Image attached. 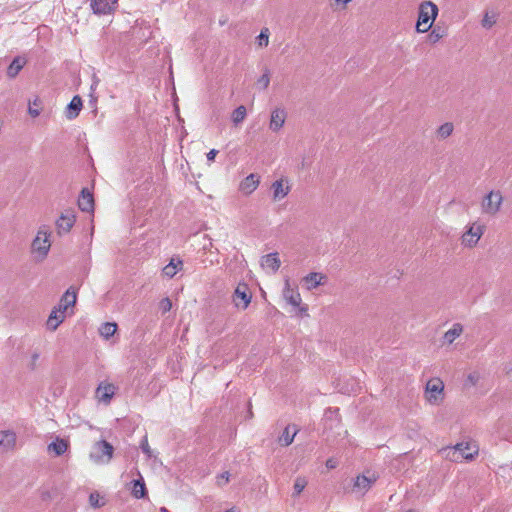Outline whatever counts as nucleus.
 I'll return each mask as SVG.
<instances>
[{"mask_svg": "<svg viewBox=\"0 0 512 512\" xmlns=\"http://www.w3.org/2000/svg\"><path fill=\"white\" fill-rule=\"evenodd\" d=\"M440 38H441V35H440L438 32H436V30H435V29H434V30H432V32H431V34H430V39H431V41L436 42V41H438Z\"/></svg>", "mask_w": 512, "mask_h": 512, "instance_id": "45", "label": "nucleus"}, {"mask_svg": "<svg viewBox=\"0 0 512 512\" xmlns=\"http://www.w3.org/2000/svg\"><path fill=\"white\" fill-rule=\"evenodd\" d=\"M229 476H230L229 472H223L221 475H219V477L217 479V484L219 486L225 485L229 481Z\"/></svg>", "mask_w": 512, "mask_h": 512, "instance_id": "40", "label": "nucleus"}, {"mask_svg": "<svg viewBox=\"0 0 512 512\" xmlns=\"http://www.w3.org/2000/svg\"><path fill=\"white\" fill-rule=\"evenodd\" d=\"M246 115H247V110H246L245 106L240 105L232 113V122L234 123V125L237 126L244 121V119L246 118Z\"/></svg>", "mask_w": 512, "mask_h": 512, "instance_id": "30", "label": "nucleus"}, {"mask_svg": "<svg viewBox=\"0 0 512 512\" xmlns=\"http://www.w3.org/2000/svg\"><path fill=\"white\" fill-rule=\"evenodd\" d=\"M251 298L252 295L248 286L246 284H238L233 293L232 301L236 308L245 310L249 306Z\"/></svg>", "mask_w": 512, "mask_h": 512, "instance_id": "6", "label": "nucleus"}, {"mask_svg": "<svg viewBox=\"0 0 512 512\" xmlns=\"http://www.w3.org/2000/svg\"><path fill=\"white\" fill-rule=\"evenodd\" d=\"M438 15V7L431 1L422 2L419 6L416 31L418 33L427 32Z\"/></svg>", "mask_w": 512, "mask_h": 512, "instance_id": "1", "label": "nucleus"}, {"mask_svg": "<svg viewBox=\"0 0 512 512\" xmlns=\"http://www.w3.org/2000/svg\"><path fill=\"white\" fill-rule=\"evenodd\" d=\"M38 358H39V354H38V353H34V354L32 355V360H33V362L37 361V360H38Z\"/></svg>", "mask_w": 512, "mask_h": 512, "instance_id": "48", "label": "nucleus"}, {"mask_svg": "<svg viewBox=\"0 0 512 512\" xmlns=\"http://www.w3.org/2000/svg\"><path fill=\"white\" fill-rule=\"evenodd\" d=\"M297 432L298 430L296 429L295 426L288 425L284 429L282 435L279 437V443L282 446H289L293 442Z\"/></svg>", "mask_w": 512, "mask_h": 512, "instance_id": "24", "label": "nucleus"}, {"mask_svg": "<svg viewBox=\"0 0 512 512\" xmlns=\"http://www.w3.org/2000/svg\"><path fill=\"white\" fill-rule=\"evenodd\" d=\"M444 385L439 378L431 379L426 384L427 400L430 403H437L443 393Z\"/></svg>", "mask_w": 512, "mask_h": 512, "instance_id": "9", "label": "nucleus"}, {"mask_svg": "<svg viewBox=\"0 0 512 512\" xmlns=\"http://www.w3.org/2000/svg\"><path fill=\"white\" fill-rule=\"evenodd\" d=\"M445 458L452 462H460L463 459L472 460L478 454L476 446H471L470 443H458L453 447H447L441 450Z\"/></svg>", "mask_w": 512, "mask_h": 512, "instance_id": "2", "label": "nucleus"}, {"mask_svg": "<svg viewBox=\"0 0 512 512\" xmlns=\"http://www.w3.org/2000/svg\"><path fill=\"white\" fill-rule=\"evenodd\" d=\"M224 512H239L235 508L227 509Z\"/></svg>", "mask_w": 512, "mask_h": 512, "instance_id": "49", "label": "nucleus"}, {"mask_svg": "<svg viewBox=\"0 0 512 512\" xmlns=\"http://www.w3.org/2000/svg\"><path fill=\"white\" fill-rule=\"evenodd\" d=\"M327 281L328 277L318 272H311L302 279L305 288L309 291L316 289L320 285H325Z\"/></svg>", "mask_w": 512, "mask_h": 512, "instance_id": "14", "label": "nucleus"}, {"mask_svg": "<svg viewBox=\"0 0 512 512\" xmlns=\"http://www.w3.org/2000/svg\"><path fill=\"white\" fill-rule=\"evenodd\" d=\"M172 308V302L171 300L166 297V298H163L160 302H159V309L161 310V312L163 314L167 313L168 311H170Z\"/></svg>", "mask_w": 512, "mask_h": 512, "instance_id": "37", "label": "nucleus"}, {"mask_svg": "<svg viewBox=\"0 0 512 512\" xmlns=\"http://www.w3.org/2000/svg\"><path fill=\"white\" fill-rule=\"evenodd\" d=\"M16 445V434L11 430L0 431V451L8 452Z\"/></svg>", "mask_w": 512, "mask_h": 512, "instance_id": "16", "label": "nucleus"}, {"mask_svg": "<svg viewBox=\"0 0 512 512\" xmlns=\"http://www.w3.org/2000/svg\"><path fill=\"white\" fill-rule=\"evenodd\" d=\"M463 331V326L460 323L453 324L452 328H450L447 332L444 334V340L451 344L455 341L457 337L461 335Z\"/></svg>", "mask_w": 512, "mask_h": 512, "instance_id": "28", "label": "nucleus"}, {"mask_svg": "<svg viewBox=\"0 0 512 512\" xmlns=\"http://www.w3.org/2000/svg\"><path fill=\"white\" fill-rule=\"evenodd\" d=\"M51 231L48 226L43 225L38 229L36 237L32 241L31 249L40 260L48 255L51 247L50 241Z\"/></svg>", "mask_w": 512, "mask_h": 512, "instance_id": "3", "label": "nucleus"}, {"mask_svg": "<svg viewBox=\"0 0 512 512\" xmlns=\"http://www.w3.org/2000/svg\"><path fill=\"white\" fill-rule=\"evenodd\" d=\"M132 484V495L137 499L144 498L147 491L143 478L133 480Z\"/></svg>", "mask_w": 512, "mask_h": 512, "instance_id": "27", "label": "nucleus"}, {"mask_svg": "<svg viewBox=\"0 0 512 512\" xmlns=\"http://www.w3.org/2000/svg\"><path fill=\"white\" fill-rule=\"evenodd\" d=\"M113 452L114 448L109 442L100 440L93 445L90 459L97 464H108L113 457Z\"/></svg>", "mask_w": 512, "mask_h": 512, "instance_id": "4", "label": "nucleus"}, {"mask_svg": "<svg viewBox=\"0 0 512 512\" xmlns=\"http://www.w3.org/2000/svg\"><path fill=\"white\" fill-rule=\"evenodd\" d=\"M453 129V124L450 122H446L438 128L437 134L440 138L445 139L452 134Z\"/></svg>", "mask_w": 512, "mask_h": 512, "instance_id": "33", "label": "nucleus"}, {"mask_svg": "<svg viewBox=\"0 0 512 512\" xmlns=\"http://www.w3.org/2000/svg\"><path fill=\"white\" fill-rule=\"evenodd\" d=\"M78 206L83 212H92L94 209V199L92 193L84 188L78 199Z\"/></svg>", "mask_w": 512, "mask_h": 512, "instance_id": "19", "label": "nucleus"}, {"mask_svg": "<svg viewBox=\"0 0 512 512\" xmlns=\"http://www.w3.org/2000/svg\"><path fill=\"white\" fill-rule=\"evenodd\" d=\"M258 185H259V176L252 173V174L248 175L247 177H245L240 182L239 190L243 194L249 195L257 189Z\"/></svg>", "mask_w": 512, "mask_h": 512, "instance_id": "18", "label": "nucleus"}, {"mask_svg": "<svg viewBox=\"0 0 512 512\" xmlns=\"http://www.w3.org/2000/svg\"><path fill=\"white\" fill-rule=\"evenodd\" d=\"M26 64V59L21 56L15 57L7 68V76L15 78Z\"/></svg>", "mask_w": 512, "mask_h": 512, "instance_id": "22", "label": "nucleus"}, {"mask_svg": "<svg viewBox=\"0 0 512 512\" xmlns=\"http://www.w3.org/2000/svg\"><path fill=\"white\" fill-rule=\"evenodd\" d=\"M61 299H62V302L67 304L69 307L74 306L76 303V299H77L76 292L72 291L71 289H68L64 293V295L61 297Z\"/></svg>", "mask_w": 512, "mask_h": 512, "instance_id": "35", "label": "nucleus"}, {"mask_svg": "<svg viewBox=\"0 0 512 512\" xmlns=\"http://www.w3.org/2000/svg\"><path fill=\"white\" fill-rule=\"evenodd\" d=\"M90 8L94 14L97 15H108L115 11L117 3L111 0H89Z\"/></svg>", "mask_w": 512, "mask_h": 512, "instance_id": "11", "label": "nucleus"}, {"mask_svg": "<svg viewBox=\"0 0 512 512\" xmlns=\"http://www.w3.org/2000/svg\"><path fill=\"white\" fill-rule=\"evenodd\" d=\"M502 200L503 198L500 192L491 191L483 200V211L488 214H495L499 211Z\"/></svg>", "mask_w": 512, "mask_h": 512, "instance_id": "8", "label": "nucleus"}, {"mask_svg": "<svg viewBox=\"0 0 512 512\" xmlns=\"http://www.w3.org/2000/svg\"><path fill=\"white\" fill-rule=\"evenodd\" d=\"M338 4H342L343 7H345L349 2L352 0H335Z\"/></svg>", "mask_w": 512, "mask_h": 512, "instance_id": "47", "label": "nucleus"}, {"mask_svg": "<svg viewBox=\"0 0 512 512\" xmlns=\"http://www.w3.org/2000/svg\"><path fill=\"white\" fill-rule=\"evenodd\" d=\"M117 387L108 382H101L96 391L95 397L96 399L104 404H109L116 393Z\"/></svg>", "mask_w": 512, "mask_h": 512, "instance_id": "7", "label": "nucleus"}, {"mask_svg": "<svg viewBox=\"0 0 512 512\" xmlns=\"http://www.w3.org/2000/svg\"><path fill=\"white\" fill-rule=\"evenodd\" d=\"M68 308L69 306L62 302V299H60L58 306L54 307V310H59V313H63L65 315V312Z\"/></svg>", "mask_w": 512, "mask_h": 512, "instance_id": "42", "label": "nucleus"}, {"mask_svg": "<svg viewBox=\"0 0 512 512\" xmlns=\"http://www.w3.org/2000/svg\"><path fill=\"white\" fill-rule=\"evenodd\" d=\"M287 113L282 108H275L271 111L269 129L273 132L280 131L286 121Z\"/></svg>", "mask_w": 512, "mask_h": 512, "instance_id": "12", "label": "nucleus"}, {"mask_svg": "<svg viewBox=\"0 0 512 512\" xmlns=\"http://www.w3.org/2000/svg\"><path fill=\"white\" fill-rule=\"evenodd\" d=\"M183 267V262L180 259L175 260L174 258L162 269L164 276L173 278L179 270Z\"/></svg>", "mask_w": 512, "mask_h": 512, "instance_id": "23", "label": "nucleus"}, {"mask_svg": "<svg viewBox=\"0 0 512 512\" xmlns=\"http://www.w3.org/2000/svg\"><path fill=\"white\" fill-rule=\"evenodd\" d=\"M283 297L290 305L294 307H298L302 301L299 292L291 287L288 278L285 280Z\"/></svg>", "mask_w": 512, "mask_h": 512, "instance_id": "17", "label": "nucleus"}, {"mask_svg": "<svg viewBox=\"0 0 512 512\" xmlns=\"http://www.w3.org/2000/svg\"><path fill=\"white\" fill-rule=\"evenodd\" d=\"M281 265V261L278 257V253L273 252L269 253L262 257L261 266L265 269L271 270V272L275 273Z\"/></svg>", "mask_w": 512, "mask_h": 512, "instance_id": "20", "label": "nucleus"}, {"mask_svg": "<svg viewBox=\"0 0 512 512\" xmlns=\"http://www.w3.org/2000/svg\"><path fill=\"white\" fill-rule=\"evenodd\" d=\"M259 46H267L269 42V33L268 29H264L260 32L257 37Z\"/></svg>", "mask_w": 512, "mask_h": 512, "instance_id": "38", "label": "nucleus"}, {"mask_svg": "<svg viewBox=\"0 0 512 512\" xmlns=\"http://www.w3.org/2000/svg\"><path fill=\"white\" fill-rule=\"evenodd\" d=\"M140 447H141L143 453H145L148 457H151V448L148 444L147 437L143 438V440L141 441Z\"/></svg>", "mask_w": 512, "mask_h": 512, "instance_id": "39", "label": "nucleus"}, {"mask_svg": "<svg viewBox=\"0 0 512 512\" xmlns=\"http://www.w3.org/2000/svg\"><path fill=\"white\" fill-rule=\"evenodd\" d=\"M82 108V99L80 96L76 95L72 98L71 102L68 104L66 109V117L69 120L75 119Z\"/></svg>", "mask_w": 512, "mask_h": 512, "instance_id": "21", "label": "nucleus"}, {"mask_svg": "<svg viewBox=\"0 0 512 512\" xmlns=\"http://www.w3.org/2000/svg\"><path fill=\"white\" fill-rule=\"evenodd\" d=\"M75 223V215L73 211H65L56 221L58 234L68 233Z\"/></svg>", "mask_w": 512, "mask_h": 512, "instance_id": "13", "label": "nucleus"}, {"mask_svg": "<svg viewBox=\"0 0 512 512\" xmlns=\"http://www.w3.org/2000/svg\"><path fill=\"white\" fill-rule=\"evenodd\" d=\"M301 311H307V308L306 307H302Z\"/></svg>", "mask_w": 512, "mask_h": 512, "instance_id": "51", "label": "nucleus"}, {"mask_svg": "<svg viewBox=\"0 0 512 512\" xmlns=\"http://www.w3.org/2000/svg\"><path fill=\"white\" fill-rule=\"evenodd\" d=\"M378 478L379 476L376 472L367 471L366 473L356 477L354 487L364 494L372 487Z\"/></svg>", "mask_w": 512, "mask_h": 512, "instance_id": "10", "label": "nucleus"}, {"mask_svg": "<svg viewBox=\"0 0 512 512\" xmlns=\"http://www.w3.org/2000/svg\"><path fill=\"white\" fill-rule=\"evenodd\" d=\"M42 109V101L39 97L34 98L32 101H29L28 113L32 117H37L40 115Z\"/></svg>", "mask_w": 512, "mask_h": 512, "instance_id": "31", "label": "nucleus"}, {"mask_svg": "<svg viewBox=\"0 0 512 512\" xmlns=\"http://www.w3.org/2000/svg\"><path fill=\"white\" fill-rule=\"evenodd\" d=\"M65 315L63 313H59V310H52L48 320H47V328L54 331L58 328V326L64 321Z\"/></svg>", "mask_w": 512, "mask_h": 512, "instance_id": "26", "label": "nucleus"}, {"mask_svg": "<svg viewBox=\"0 0 512 512\" xmlns=\"http://www.w3.org/2000/svg\"><path fill=\"white\" fill-rule=\"evenodd\" d=\"M117 331V324L114 322L103 323L99 328V333L105 339L110 338Z\"/></svg>", "mask_w": 512, "mask_h": 512, "instance_id": "29", "label": "nucleus"}, {"mask_svg": "<svg viewBox=\"0 0 512 512\" xmlns=\"http://www.w3.org/2000/svg\"><path fill=\"white\" fill-rule=\"evenodd\" d=\"M160 511H161V512H169L165 507H162V508L160 509Z\"/></svg>", "mask_w": 512, "mask_h": 512, "instance_id": "50", "label": "nucleus"}, {"mask_svg": "<svg viewBox=\"0 0 512 512\" xmlns=\"http://www.w3.org/2000/svg\"><path fill=\"white\" fill-rule=\"evenodd\" d=\"M496 20H497V15L495 13L486 12L482 19L481 24L485 29H490L495 25Z\"/></svg>", "mask_w": 512, "mask_h": 512, "instance_id": "34", "label": "nucleus"}, {"mask_svg": "<svg viewBox=\"0 0 512 512\" xmlns=\"http://www.w3.org/2000/svg\"><path fill=\"white\" fill-rule=\"evenodd\" d=\"M271 189L273 193V200L279 201L289 194L291 188L287 179H279L273 182Z\"/></svg>", "mask_w": 512, "mask_h": 512, "instance_id": "15", "label": "nucleus"}, {"mask_svg": "<svg viewBox=\"0 0 512 512\" xmlns=\"http://www.w3.org/2000/svg\"><path fill=\"white\" fill-rule=\"evenodd\" d=\"M218 154V150L216 149H211L208 153H207V160L209 162H212L214 161L216 155Z\"/></svg>", "mask_w": 512, "mask_h": 512, "instance_id": "44", "label": "nucleus"}, {"mask_svg": "<svg viewBox=\"0 0 512 512\" xmlns=\"http://www.w3.org/2000/svg\"><path fill=\"white\" fill-rule=\"evenodd\" d=\"M68 449V442L64 439L56 438L55 441L48 445V451L53 452L56 456L63 455Z\"/></svg>", "mask_w": 512, "mask_h": 512, "instance_id": "25", "label": "nucleus"}, {"mask_svg": "<svg viewBox=\"0 0 512 512\" xmlns=\"http://www.w3.org/2000/svg\"><path fill=\"white\" fill-rule=\"evenodd\" d=\"M270 83V72L268 69H265L263 75L257 80V87L261 90H265Z\"/></svg>", "mask_w": 512, "mask_h": 512, "instance_id": "36", "label": "nucleus"}, {"mask_svg": "<svg viewBox=\"0 0 512 512\" xmlns=\"http://www.w3.org/2000/svg\"><path fill=\"white\" fill-rule=\"evenodd\" d=\"M338 466V461L334 458H329L326 461V467L328 469H335Z\"/></svg>", "mask_w": 512, "mask_h": 512, "instance_id": "43", "label": "nucleus"}, {"mask_svg": "<svg viewBox=\"0 0 512 512\" xmlns=\"http://www.w3.org/2000/svg\"><path fill=\"white\" fill-rule=\"evenodd\" d=\"M477 379H478V378H477V376H476V375H474V374H469V376H468V380L470 381V383H471L472 385L476 384Z\"/></svg>", "mask_w": 512, "mask_h": 512, "instance_id": "46", "label": "nucleus"}, {"mask_svg": "<svg viewBox=\"0 0 512 512\" xmlns=\"http://www.w3.org/2000/svg\"><path fill=\"white\" fill-rule=\"evenodd\" d=\"M484 233V227L476 222L472 223L461 237V244L472 248L476 246Z\"/></svg>", "mask_w": 512, "mask_h": 512, "instance_id": "5", "label": "nucleus"}, {"mask_svg": "<svg viewBox=\"0 0 512 512\" xmlns=\"http://www.w3.org/2000/svg\"><path fill=\"white\" fill-rule=\"evenodd\" d=\"M89 502L92 507H100L101 504L99 503V495L97 493H91L89 496Z\"/></svg>", "mask_w": 512, "mask_h": 512, "instance_id": "41", "label": "nucleus"}, {"mask_svg": "<svg viewBox=\"0 0 512 512\" xmlns=\"http://www.w3.org/2000/svg\"><path fill=\"white\" fill-rule=\"evenodd\" d=\"M307 483L308 482L305 477H301V476L297 477L294 481L292 496L298 497L303 492L305 487L307 486Z\"/></svg>", "mask_w": 512, "mask_h": 512, "instance_id": "32", "label": "nucleus"}]
</instances>
